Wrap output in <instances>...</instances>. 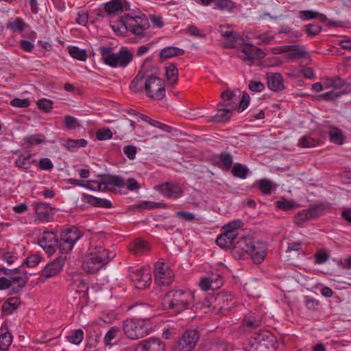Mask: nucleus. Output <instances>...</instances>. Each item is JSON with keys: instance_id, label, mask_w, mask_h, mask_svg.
<instances>
[{"instance_id": "nucleus-51", "label": "nucleus", "mask_w": 351, "mask_h": 351, "mask_svg": "<svg viewBox=\"0 0 351 351\" xmlns=\"http://www.w3.org/2000/svg\"><path fill=\"white\" fill-rule=\"evenodd\" d=\"M216 8L223 11H231L234 7V3L230 0H218L215 2Z\"/></svg>"}, {"instance_id": "nucleus-63", "label": "nucleus", "mask_w": 351, "mask_h": 351, "mask_svg": "<svg viewBox=\"0 0 351 351\" xmlns=\"http://www.w3.org/2000/svg\"><path fill=\"white\" fill-rule=\"evenodd\" d=\"M123 153L127 156V157L130 160H133L135 158L136 153H137V148L132 145H125L123 147Z\"/></svg>"}, {"instance_id": "nucleus-12", "label": "nucleus", "mask_w": 351, "mask_h": 351, "mask_svg": "<svg viewBox=\"0 0 351 351\" xmlns=\"http://www.w3.org/2000/svg\"><path fill=\"white\" fill-rule=\"evenodd\" d=\"M154 189L164 197L169 199H178L183 194L182 186L173 182H167L155 186Z\"/></svg>"}, {"instance_id": "nucleus-23", "label": "nucleus", "mask_w": 351, "mask_h": 351, "mask_svg": "<svg viewBox=\"0 0 351 351\" xmlns=\"http://www.w3.org/2000/svg\"><path fill=\"white\" fill-rule=\"evenodd\" d=\"M238 237L237 234H233L230 230H224V232L220 234L216 239V243L221 248H232L237 242Z\"/></svg>"}, {"instance_id": "nucleus-3", "label": "nucleus", "mask_w": 351, "mask_h": 351, "mask_svg": "<svg viewBox=\"0 0 351 351\" xmlns=\"http://www.w3.org/2000/svg\"><path fill=\"white\" fill-rule=\"evenodd\" d=\"M193 300V295L183 290H171L163 298V304L167 308L176 313H180L189 308Z\"/></svg>"}, {"instance_id": "nucleus-39", "label": "nucleus", "mask_w": 351, "mask_h": 351, "mask_svg": "<svg viewBox=\"0 0 351 351\" xmlns=\"http://www.w3.org/2000/svg\"><path fill=\"white\" fill-rule=\"evenodd\" d=\"M328 136L332 143L337 145H342L343 143L344 136L340 129L336 127H331L328 131Z\"/></svg>"}, {"instance_id": "nucleus-55", "label": "nucleus", "mask_w": 351, "mask_h": 351, "mask_svg": "<svg viewBox=\"0 0 351 351\" xmlns=\"http://www.w3.org/2000/svg\"><path fill=\"white\" fill-rule=\"evenodd\" d=\"M243 226V222L241 220L233 221L223 226L224 230H230L233 234H237V238L239 237L238 230Z\"/></svg>"}, {"instance_id": "nucleus-4", "label": "nucleus", "mask_w": 351, "mask_h": 351, "mask_svg": "<svg viewBox=\"0 0 351 351\" xmlns=\"http://www.w3.org/2000/svg\"><path fill=\"white\" fill-rule=\"evenodd\" d=\"M153 325L149 318L127 319L123 324V330L128 338L132 340L141 339L152 330Z\"/></svg>"}, {"instance_id": "nucleus-37", "label": "nucleus", "mask_w": 351, "mask_h": 351, "mask_svg": "<svg viewBox=\"0 0 351 351\" xmlns=\"http://www.w3.org/2000/svg\"><path fill=\"white\" fill-rule=\"evenodd\" d=\"M233 109L218 106V112L213 117V120L215 122H225L230 119Z\"/></svg>"}, {"instance_id": "nucleus-52", "label": "nucleus", "mask_w": 351, "mask_h": 351, "mask_svg": "<svg viewBox=\"0 0 351 351\" xmlns=\"http://www.w3.org/2000/svg\"><path fill=\"white\" fill-rule=\"evenodd\" d=\"M112 132L108 128H104L96 132V138L99 141H106L112 138Z\"/></svg>"}, {"instance_id": "nucleus-2", "label": "nucleus", "mask_w": 351, "mask_h": 351, "mask_svg": "<svg viewBox=\"0 0 351 351\" xmlns=\"http://www.w3.org/2000/svg\"><path fill=\"white\" fill-rule=\"evenodd\" d=\"M114 256V253L110 252L101 246L95 247L90 250L87 260L83 263V269L90 274H95L107 265Z\"/></svg>"}, {"instance_id": "nucleus-24", "label": "nucleus", "mask_w": 351, "mask_h": 351, "mask_svg": "<svg viewBox=\"0 0 351 351\" xmlns=\"http://www.w3.org/2000/svg\"><path fill=\"white\" fill-rule=\"evenodd\" d=\"M267 84L268 88L275 92L282 91L285 89L284 80L279 73H267Z\"/></svg>"}, {"instance_id": "nucleus-10", "label": "nucleus", "mask_w": 351, "mask_h": 351, "mask_svg": "<svg viewBox=\"0 0 351 351\" xmlns=\"http://www.w3.org/2000/svg\"><path fill=\"white\" fill-rule=\"evenodd\" d=\"M234 296L228 291H221L214 298L213 309L221 314H225L234 305Z\"/></svg>"}, {"instance_id": "nucleus-14", "label": "nucleus", "mask_w": 351, "mask_h": 351, "mask_svg": "<svg viewBox=\"0 0 351 351\" xmlns=\"http://www.w3.org/2000/svg\"><path fill=\"white\" fill-rule=\"evenodd\" d=\"M66 257L59 256L48 263L38 278L40 282H44L47 278L56 276L62 269Z\"/></svg>"}, {"instance_id": "nucleus-31", "label": "nucleus", "mask_w": 351, "mask_h": 351, "mask_svg": "<svg viewBox=\"0 0 351 351\" xmlns=\"http://www.w3.org/2000/svg\"><path fill=\"white\" fill-rule=\"evenodd\" d=\"M82 199L88 204L95 207H101L106 208H110L112 207V204L109 200L97 197L86 193H83Z\"/></svg>"}, {"instance_id": "nucleus-22", "label": "nucleus", "mask_w": 351, "mask_h": 351, "mask_svg": "<svg viewBox=\"0 0 351 351\" xmlns=\"http://www.w3.org/2000/svg\"><path fill=\"white\" fill-rule=\"evenodd\" d=\"M251 248L247 255L250 256L254 263L260 264L263 261L267 254L266 244L263 242L254 241Z\"/></svg>"}, {"instance_id": "nucleus-18", "label": "nucleus", "mask_w": 351, "mask_h": 351, "mask_svg": "<svg viewBox=\"0 0 351 351\" xmlns=\"http://www.w3.org/2000/svg\"><path fill=\"white\" fill-rule=\"evenodd\" d=\"M241 52L245 55L243 60L249 62V64H252L254 60H261L266 56V53L261 49L252 44H245Z\"/></svg>"}, {"instance_id": "nucleus-61", "label": "nucleus", "mask_w": 351, "mask_h": 351, "mask_svg": "<svg viewBox=\"0 0 351 351\" xmlns=\"http://www.w3.org/2000/svg\"><path fill=\"white\" fill-rule=\"evenodd\" d=\"M38 167L41 170L50 171L53 168V164L49 158H43L39 160Z\"/></svg>"}, {"instance_id": "nucleus-53", "label": "nucleus", "mask_w": 351, "mask_h": 351, "mask_svg": "<svg viewBox=\"0 0 351 351\" xmlns=\"http://www.w3.org/2000/svg\"><path fill=\"white\" fill-rule=\"evenodd\" d=\"M25 27V22L20 18H16L14 21L8 24V28L15 32L18 31L21 32L24 30Z\"/></svg>"}, {"instance_id": "nucleus-58", "label": "nucleus", "mask_w": 351, "mask_h": 351, "mask_svg": "<svg viewBox=\"0 0 351 351\" xmlns=\"http://www.w3.org/2000/svg\"><path fill=\"white\" fill-rule=\"evenodd\" d=\"M45 136L43 134H36L28 136L26 141L31 145H37L45 142Z\"/></svg>"}, {"instance_id": "nucleus-6", "label": "nucleus", "mask_w": 351, "mask_h": 351, "mask_svg": "<svg viewBox=\"0 0 351 351\" xmlns=\"http://www.w3.org/2000/svg\"><path fill=\"white\" fill-rule=\"evenodd\" d=\"M144 88L147 95L151 98L160 100L165 96V81L156 76L151 75L147 78Z\"/></svg>"}, {"instance_id": "nucleus-15", "label": "nucleus", "mask_w": 351, "mask_h": 351, "mask_svg": "<svg viewBox=\"0 0 351 351\" xmlns=\"http://www.w3.org/2000/svg\"><path fill=\"white\" fill-rule=\"evenodd\" d=\"M130 277L137 289H143L147 287L151 282L149 271L145 268H141L130 271Z\"/></svg>"}, {"instance_id": "nucleus-54", "label": "nucleus", "mask_w": 351, "mask_h": 351, "mask_svg": "<svg viewBox=\"0 0 351 351\" xmlns=\"http://www.w3.org/2000/svg\"><path fill=\"white\" fill-rule=\"evenodd\" d=\"M276 204V207L282 210H291L295 208L294 202L287 199L277 201Z\"/></svg>"}, {"instance_id": "nucleus-45", "label": "nucleus", "mask_w": 351, "mask_h": 351, "mask_svg": "<svg viewBox=\"0 0 351 351\" xmlns=\"http://www.w3.org/2000/svg\"><path fill=\"white\" fill-rule=\"evenodd\" d=\"M121 333V328L118 326L111 327L107 333L106 334L104 342L105 345L110 346L112 345V341L119 334Z\"/></svg>"}, {"instance_id": "nucleus-34", "label": "nucleus", "mask_w": 351, "mask_h": 351, "mask_svg": "<svg viewBox=\"0 0 351 351\" xmlns=\"http://www.w3.org/2000/svg\"><path fill=\"white\" fill-rule=\"evenodd\" d=\"M184 50L176 47H167L163 48L160 52V58L166 60L176 56H182Z\"/></svg>"}, {"instance_id": "nucleus-28", "label": "nucleus", "mask_w": 351, "mask_h": 351, "mask_svg": "<svg viewBox=\"0 0 351 351\" xmlns=\"http://www.w3.org/2000/svg\"><path fill=\"white\" fill-rule=\"evenodd\" d=\"M34 208L40 220L49 221L52 219V208L48 204L43 202L36 203Z\"/></svg>"}, {"instance_id": "nucleus-29", "label": "nucleus", "mask_w": 351, "mask_h": 351, "mask_svg": "<svg viewBox=\"0 0 351 351\" xmlns=\"http://www.w3.org/2000/svg\"><path fill=\"white\" fill-rule=\"evenodd\" d=\"M221 97L222 102L218 104L219 107H225L233 110L237 108L236 95L232 91L225 90L222 92Z\"/></svg>"}, {"instance_id": "nucleus-44", "label": "nucleus", "mask_w": 351, "mask_h": 351, "mask_svg": "<svg viewBox=\"0 0 351 351\" xmlns=\"http://www.w3.org/2000/svg\"><path fill=\"white\" fill-rule=\"evenodd\" d=\"M88 142L85 139H68L64 144L66 148L69 151H73L79 147H84L87 145Z\"/></svg>"}, {"instance_id": "nucleus-13", "label": "nucleus", "mask_w": 351, "mask_h": 351, "mask_svg": "<svg viewBox=\"0 0 351 351\" xmlns=\"http://www.w3.org/2000/svg\"><path fill=\"white\" fill-rule=\"evenodd\" d=\"M237 239L233 245L232 254L235 258L240 259L248 254L254 241L250 235H241Z\"/></svg>"}, {"instance_id": "nucleus-48", "label": "nucleus", "mask_w": 351, "mask_h": 351, "mask_svg": "<svg viewBox=\"0 0 351 351\" xmlns=\"http://www.w3.org/2000/svg\"><path fill=\"white\" fill-rule=\"evenodd\" d=\"M144 77L143 73H138L131 82L130 87L134 92L136 93L142 90L143 86L141 82L144 80Z\"/></svg>"}, {"instance_id": "nucleus-59", "label": "nucleus", "mask_w": 351, "mask_h": 351, "mask_svg": "<svg viewBox=\"0 0 351 351\" xmlns=\"http://www.w3.org/2000/svg\"><path fill=\"white\" fill-rule=\"evenodd\" d=\"M322 30V27L316 23L306 25V32L308 36H315Z\"/></svg>"}, {"instance_id": "nucleus-16", "label": "nucleus", "mask_w": 351, "mask_h": 351, "mask_svg": "<svg viewBox=\"0 0 351 351\" xmlns=\"http://www.w3.org/2000/svg\"><path fill=\"white\" fill-rule=\"evenodd\" d=\"M40 246L49 255L53 254L58 245V238L54 232H44L38 241Z\"/></svg>"}, {"instance_id": "nucleus-38", "label": "nucleus", "mask_w": 351, "mask_h": 351, "mask_svg": "<svg viewBox=\"0 0 351 351\" xmlns=\"http://www.w3.org/2000/svg\"><path fill=\"white\" fill-rule=\"evenodd\" d=\"M250 172L249 169L241 163L237 162L232 168L231 173L235 178L245 179Z\"/></svg>"}, {"instance_id": "nucleus-25", "label": "nucleus", "mask_w": 351, "mask_h": 351, "mask_svg": "<svg viewBox=\"0 0 351 351\" xmlns=\"http://www.w3.org/2000/svg\"><path fill=\"white\" fill-rule=\"evenodd\" d=\"M34 156V154L29 153L20 154L15 161V166L25 171L30 172L32 166L36 162V160Z\"/></svg>"}, {"instance_id": "nucleus-36", "label": "nucleus", "mask_w": 351, "mask_h": 351, "mask_svg": "<svg viewBox=\"0 0 351 351\" xmlns=\"http://www.w3.org/2000/svg\"><path fill=\"white\" fill-rule=\"evenodd\" d=\"M166 77L171 86H175L178 82V69L174 64H170L165 68Z\"/></svg>"}, {"instance_id": "nucleus-20", "label": "nucleus", "mask_w": 351, "mask_h": 351, "mask_svg": "<svg viewBox=\"0 0 351 351\" xmlns=\"http://www.w3.org/2000/svg\"><path fill=\"white\" fill-rule=\"evenodd\" d=\"M154 276L156 282L160 286H168L173 281V274L163 263L154 269Z\"/></svg>"}, {"instance_id": "nucleus-49", "label": "nucleus", "mask_w": 351, "mask_h": 351, "mask_svg": "<svg viewBox=\"0 0 351 351\" xmlns=\"http://www.w3.org/2000/svg\"><path fill=\"white\" fill-rule=\"evenodd\" d=\"M83 338L84 332L81 329L74 330L69 336L67 337V339L69 342L76 345L80 343Z\"/></svg>"}, {"instance_id": "nucleus-7", "label": "nucleus", "mask_w": 351, "mask_h": 351, "mask_svg": "<svg viewBox=\"0 0 351 351\" xmlns=\"http://www.w3.org/2000/svg\"><path fill=\"white\" fill-rule=\"evenodd\" d=\"M82 237V233L77 228L73 227L66 230L61 234L58 240V248L62 253H69L73 248L75 243Z\"/></svg>"}, {"instance_id": "nucleus-57", "label": "nucleus", "mask_w": 351, "mask_h": 351, "mask_svg": "<svg viewBox=\"0 0 351 351\" xmlns=\"http://www.w3.org/2000/svg\"><path fill=\"white\" fill-rule=\"evenodd\" d=\"M38 108L45 112H49L53 108V101L47 99H40L37 101Z\"/></svg>"}, {"instance_id": "nucleus-21", "label": "nucleus", "mask_w": 351, "mask_h": 351, "mask_svg": "<svg viewBox=\"0 0 351 351\" xmlns=\"http://www.w3.org/2000/svg\"><path fill=\"white\" fill-rule=\"evenodd\" d=\"M322 215V210L317 206H312L298 213L294 217V222L302 226L304 222L315 219Z\"/></svg>"}, {"instance_id": "nucleus-47", "label": "nucleus", "mask_w": 351, "mask_h": 351, "mask_svg": "<svg viewBox=\"0 0 351 351\" xmlns=\"http://www.w3.org/2000/svg\"><path fill=\"white\" fill-rule=\"evenodd\" d=\"M345 85L344 81L339 76L326 78L324 83L325 88L334 87L335 88H341Z\"/></svg>"}, {"instance_id": "nucleus-9", "label": "nucleus", "mask_w": 351, "mask_h": 351, "mask_svg": "<svg viewBox=\"0 0 351 351\" xmlns=\"http://www.w3.org/2000/svg\"><path fill=\"white\" fill-rule=\"evenodd\" d=\"M199 337V333L196 330H186L173 346V351H192Z\"/></svg>"}, {"instance_id": "nucleus-27", "label": "nucleus", "mask_w": 351, "mask_h": 351, "mask_svg": "<svg viewBox=\"0 0 351 351\" xmlns=\"http://www.w3.org/2000/svg\"><path fill=\"white\" fill-rule=\"evenodd\" d=\"M229 27L226 29L224 27L220 26L219 32L224 38L228 40L227 43H223V47L225 48H234L237 43L238 40H240L241 38L239 35L232 29H228Z\"/></svg>"}, {"instance_id": "nucleus-64", "label": "nucleus", "mask_w": 351, "mask_h": 351, "mask_svg": "<svg viewBox=\"0 0 351 351\" xmlns=\"http://www.w3.org/2000/svg\"><path fill=\"white\" fill-rule=\"evenodd\" d=\"M41 257L38 254H33L29 256L24 263L27 267H34L37 265L40 261Z\"/></svg>"}, {"instance_id": "nucleus-40", "label": "nucleus", "mask_w": 351, "mask_h": 351, "mask_svg": "<svg viewBox=\"0 0 351 351\" xmlns=\"http://www.w3.org/2000/svg\"><path fill=\"white\" fill-rule=\"evenodd\" d=\"M148 249V243L141 239H136L130 245V250L136 255H139L141 252Z\"/></svg>"}, {"instance_id": "nucleus-11", "label": "nucleus", "mask_w": 351, "mask_h": 351, "mask_svg": "<svg viewBox=\"0 0 351 351\" xmlns=\"http://www.w3.org/2000/svg\"><path fill=\"white\" fill-rule=\"evenodd\" d=\"M102 177L104 178L101 182H97V181H87L86 184H83L82 186L88 188L91 190L100 191L101 186H114L119 188H123L125 186L124 179L119 176H112V175H104Z\"/></svg>"}, {"instance_id": "nucleus-50", "label": "nucleus", "mask_w": 351, "mask_h": 351, "mask_svg": "<svg viewBox=\"0 0 351 351\" xmlns=\"http://www.w3.org/2000/svg\"><path fill=\"white\" fill-rule=\"evenodd\" d=\"M318 144V141L310 136H304L302 137L299 141L300 146L302 147H313Z\"/></svg>"}, {"instance_id": "nucleus-62", "label": "nucleus", "mask_w": 351, "mask_h": 351, "mask_svg": "<svg viewBox=\"0 0 351 351\" xmlns=\"http://www.w3.org/2000/svg\"><path fill=\"white\" fill-rule=\"evenodd\" d=\"M10 104L17 108H27L30 104L29 99L14 98L10 101Z\"/></svg>"}, {"instance_id": "nucleus-35", "label": "nucleus", "mask_w": 351, "mask_h": 351, "mask_svg": "<svg viewBox=\"0 0 351 351\" xmlns=\"http://www.w3.org/2000/svg\"><path fill=\"white\" fill-rule=\"evenodd\" d=\"M123 5L121 0H111L105 4V11L109 15H114L122 12Z\"/></svg>"}, {"instance_id": "nucleus-5", "label": "nucleus", "mask_w": 351, "mask_h": 351, "mask_svg": "<svg viewBox=\"0 0 351 351\" xmlns=\"http://www.w3.org/2000/svg\"><path fill=\"white\" fill-rule=\"evenodd\" d=\"M277 346L275 336L268 331H263L255 334L250 340L248 351H276Z\"/></svg>"}, {"instance_id": "nucleus-46", "label": "nucleus", "mask_w": 351, "mask_h": 351, "mask_svg": "<svg viewBox=\"0 0 351 351\" xmlns=\"http://www.w3.org/2000/svg\"><path fill=\"white\" fill-rule=\"evenodd\" d=\"M219 160L223 166V169L226 171L229 170L233 164L232 156L228 152L220 153Z\"/></svg>"}, {"instance_id": "nucleus-19", "label": "nucleus", "mask_w": 351, "mask_h": 351, "mask_svg": "<svg viewBox=\"0 0 351 351\" xmlns=\"http://www.w3.org/2000/svg\"><path fill=\"white\" fill-rule=\"evenodd\" d=\"M9 280H11V285L17 284V286H13L12 289L14 293H19L25 287L28 281L27 271L21 267L16 268Z\"/></svg>"}, {"instance_id": "nucleus-30", "label": "nucleus", "mask_w": 351, "mask_h": 351, "mask_svg": "<svg viewBox=\"0 0 351 351\" xmlns=\"http://www.w3.org/2000/svg\"><path fill=\"white\" fill-rule=\"evenodd\" d=\"M135 125L134 121L125 118L119 122L116 127L117 131L122 137H124L134 133Z\"/></svg>"}, {"instance_id": "nucleus-41", "label": "nucleus", "mask_w": 351, "mask_h": 351, "mask_svg": "<svg viewBox=\"0 0 351 351\" xmlns=\"http://www.w3.org/2000/svg\"><path fill=\"white\" fill-rule=\"evenodd\" d=\"M0 332V349L1 351H7L12 342V336L10 332L8 331H3L1 329Z\"/></svg>"}, {"instance_id": "nucleus-17", "label": "nucleus", "mask_w": 351, "mask_h": 351, "mask_svg": "<svg viewBox=\"0 0 351 351\" xmlns=\"http://www.w3.org/2000/svg\"><path fill=\"white\" fill-rule=\"evenodd\" d=\"M134 351H165V346L160 339L150 337L138 342Z\"/></svg>"}, {"instance_id": "nucleus-60", "label": "nucleus", "mask_w": 351, "mask_h": 351, "mask_svg": "<svg viewBox=\"0 0 351 351\" xmlns=\"http://www.w3.org/2000/svg\"><path fill=\"white\" fill-rule=\"evenodd\" d=\"M259 189L264 194H270L271 192V182L263 179L259 181Z\"/></svg>"}, {"instance_id": "nucleus-26", "label": "nucleus", "mask_w": 351, "mask_h": 351, "mask_svg": "<svg viewBox=\"0 0 351 351\" xmlns=\"http://www.w3.org/2000/svg\"><path fill=\"white\" fill-rule=\"evenodd\" d=\"M290 49L287 54L285 55V59L288 60H295L302 58H306L308 56V52L305 49L304 45H289Z\"/></svg>"}, {"instance_id": "nucleus-56", "label": "nucleus", "mask_w": 351, "mask_h": 351, "mask_svg": "<svg viewBox=\"0 0 351 351\" xmlns=\"http://www.w3.org/2000/svg\"><path fill=\"white\" fill-rule=\"evenodd\" d=\"M139 207L143 209L166 208L167 205L161 202H154L150 201H144L141 202Z\"/></svg>"}, {"instance_id": "nucleus-8", "label": "nucleus", "mask_w": 351, "mask_h": 351, "mask_svg": "<svg viewBox=\"0 0 351 351\" xmlns=\"http://www.w3.org/2000/svg\"><path fill=\"white\" fill-rule=\"evenodd\" d=\"M123 20L125 21L129 30L136 36H143L144 32L149 29L150 25L147 18L141 16H131L128 14L123 15Z\"/></svg>"}, {"instance_id": "nucleus-32", "label": "nucleus", "mask_w": 351, "mask_h": 351, "mask_svg": "<svg viewBox=\"0 0 351 351\" xmlns=\"http://www.w3.org/2000/svg\"><path fill=\"white\" fill-rule=\"evenodd\" d=\"M72 290L75 292L82 294L83 297L87 295L88 287L86 281L78 274L75 275L73 278V282L71 285Z\"/></svg>"}, {"instance_id": "nucleus-42", "label": "nucleus", "mask_w": 351, "mask_h": 351, "mask_svg": "<svg viewBox=\"0 0 351 351\" xmlns=\"http://www.w3.org/2000/svg\"><path fill=\"white\" fill-rule=\"evenodd\" d=\"M69 53L72 58L80 61H85L87 58L86 51L85 49H80L76 46L69 47Z\"/></svg>"}, {"instance_id": "nucleus-43", "label": "nucleus", "mask_w": 351, "mask_h": 351, "mask_svg": "<svg viewBox=\"0 0 351 351\" xmlns=\"http://www.w3.org/2000/svg\"><path fill=\"white\" fill-rule=\"evenodd\" d=\"M261 324V321L252 316H245L243 320V326L249 330L257 328Z\"/></svg>"}, {"instance_id": "nucleus-1", "label": "nucleus", "mask_w": 351, "mask_h": 351, "mask_svg": "<svg viewBox=\"0 0 351 351\" xmlns=\"http://www.w3.org/2000/svg\"><path fill=\"white\" fill-rule=\"evenodd\" d=\"M99 51L104 63L110 67H125L133 59L132 53L123 47L118 53H113L112 47H100Z\"/></svg>"}, {"instance_id": "nucleus-33", "label": "nucleus", "mask_w": 351, "mask_h": 351, "mask_svg": "<svg viewBox=\"0 0 351 351\" xmlns=\"http://www.w3.org/2000/svg\"><path fill=\"white\" fill-rule=\"evenodd\" d=\"M21 304V300L18 297L8 298L2 305L1 311L4 315L12 314Z\"/></svg>"}]
</instances>
